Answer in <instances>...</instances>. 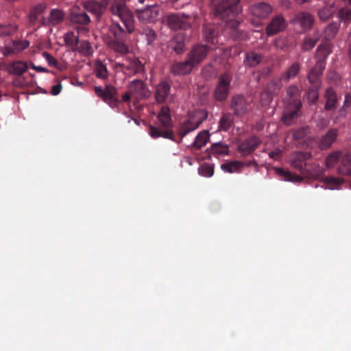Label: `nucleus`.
Returning a JSON list of instances; mask_svg holds the SVG:
<instances>
[{
    "label": "nucleus",
    "mask_w": 351,
    "mask_h": 351,
    "mask_svg": "<svg viewBox=\"0 0 351 351\" xmlns=\"http://www.w3.org/2000/svg\"><path fill=\"white\" fill-rule=\"evenodd\" d=\"M215 15L225 21L226 29H230L235 39H243V35L239 29L240 23L234 17L242 11L240 0H213Z\"/></svg>",
    "instance_id": "1"
},
{
    "label": "nucleus",
    "mask_w": 351,
    "mask_h": 351,
    "mask_svg": "<svg viewBox=\"0 0 351 351\" xmlns=\"http://www.w3.org/2000/svg\"><path fill=\"white\" fill-rule=\"evenodd\" d=\"M109 31L112 37L106 40L107 46L117 53H128L129 48L125 42L128 36L132 32H128L123 25H121L119 22H112L109 27Z\"/></svg>",
    "instance_id": "2"
},
{
    "label": "nucleus",
    "mask_w": 351,
    "mask_h": 351,
    "mask_svg": "<svg viewBox=\"0 0 351 351\" xmlns=\"http://www.w3.org/2000/svg\"><path fill=\"white\" fill-rule=\"evenodd\" d=\"M158 119L160 125L162 128L150 125L149 128V135L154 138L163 137L174 141V135L172 131V120L170 110L167 106H163L161 108Z\"/></svg>",
    "instance_id": "3"
},
{
    "label": "nucleus",
    "mask_w": 351,
    "mask_h": 351,
    "mask_svg": "<svg viewBox=\"0 0 351 351\" xmlns=\"http://www.w3.org/2000/svg\"><path fill=\"white\" fill-rule=\"evenodd\" d=\"M94 90L96 95L100 97L112 108H119L121 102H128L131 98H133V96L130 93V90L128 89V91L122 95L120 100L117 89L110 84H106L104 88L101 86H95Z\"/></svg>",
    "instance_id": "4"
},
{
    "label": "nucleus",
    "mask_w": 351,
    "mask_h": 351,
    "mask_svg": "<svg viewBox=\"0 0 351 351\" xmlns=\"http://www.w3.org/2000/svg\"><path fill=\"white\" fill-rule=\"evenodd\" d=\"M295 28H300V32L305 33L311 29L315 23L314 16L308 12L300 11L290 20Z\"/></svg>",
    "instance_id": "5"
},
{
    "label": "nucleus",
    "mask_w": 351,
    "mask_h": 351,
    "mask_svg": "<svg viewBox=\"0 0 351 351\" xmlns=\"http://www.w3.org/2000/svg\"><path fill=\"white\" fill-rule=\"evenodd\" d=\"M232 76L225 73L218 77V82L213 93V97L217 101H224L229 94Z\"/></svg>",
    "instance_id": "6"
},
{
    "label": "nucleus",
    "mask_w": 351,
    "mask_h": 351,
    "mask_svg": "<svg viewBox=\"0 0 351 351\" xmlns=\"http://www.w3.org/2000/svg\"><path fill=\"white\" fill-rule=\"evenodd\" d=\"M210 49V47L207 45L202 43L194 45L186 54V58L195 67L206 59Z\"/></svg>",
    "instance_id": "7"
},
{
    "label": "nucleus",
    "mask_w": 351,
    "mask_h": 351,
    "mask_svg": "<svg viewBox=\"0 0 351 351\" xmlns=\"http://www.w3.org/2000/svg\"><path fill=\"white\" fill-rule=\"evenodd\" d=\"M160 8L157 4L147 5L145 9L137 10L136 15L140 22L152 23L158 21L160 15Z\"/></svg>",
    "instance_id": "8"
},
{
    "label": "nucleus",
    "mask_w": 351,
    "mask_h": 351,
    "mask_svg": "<svg viewBox=\"0 0 351 351\" xmlns=\"http://www.w3.org/2000/svg\"><path fill=\"white\" fill-rule=\"evenodd\" d=\"M70 21L73 24H79L82 25L77 29L78 33H86L88 29L85 27L90 22L89 16L85 10L80 9L78 7H74L71 9L70 16Z\"/></svg>",
    "instance_id": "9"
},
{
    "label": "nucleus",
    "mask_w": 351,
    "mask_h": 351,
    "mask_svg": "<svg viewBox=\"0 0 351 351\" xmlns=\"http://www.w3.org/2000/svg\"><path fill=\"white\" fill-rule=\"evenodd\" d=\"M301 106L300 99H293L292 101H289L281 118L283 123L287 125L293 124L298 118Z\"/></svg>",
    "instance_id": "10"
},
{
    "label": "nucleus",
    "mask_w": 351,
    "mask_h": 351,
    "mask_svg": "<svg viewBox=\"0 0 351 351\" xmlns=\"http://www.w3.org/2000/svg\"><path fill=\"white\" fill-rule=\"evenodd\" d=\"M250 108V103L242 95H234L230 99V109L237 117L245 114Z\"/></svg>",
    "instance_id": "11"
},
{
    "label": "nucleus",
    "mask_w": 351,
    "mask_h": 351,
    "mask_svg": "<svg viewBox=\"0 0 351 351\" xmlns=\"http://www.w3.org/2000/svg\"><path fill=\"white\" fill-rule=\"evenodd\" d=\"M130 94L133 96V99L140 100L147 98L150 95V92L147 85L141 80H134L132 81L128 86Z\"/></svg>",
    "instance_id": "12"
},
{
    "label": "nucleus",
    "mask_w": 351,
    "mask_h": 351,
    "mask_svg": "<svg viewBox=\"0 0 351 351\" xmlns=\"http://www.w3.org/2000/svg\"><path fill=\"white\" fill-rule=\"evenodd\" d=\"M287 23L282 14L275 16L266 27V33L268 36L275 35L285 29Z\"/></svg>",
    "instance_id": "13"
},
{
    "label": "nucleus",
    "mask_w": 351,
    "mask_h": 351,
    "mask_svg": "<svg viewBox=\"0 0 351 351\" xmlns=\"http://www.w3.org/2000/svg\"><path fill=\"white\" fill-rule=\"evenodd\" d=\"M261 142L257 136H251L239 143L238 151L242 156H248L258 147Z\"/></svg>",
    "instance_id": "14"
},
{
    "label": "nucleus",
    "mask_w": 351,
    "mask_h": 351,
    "mask_svg": "<svg viewBox=\"0 0 351 351\" xmlns=\"http://www.w3.org/2000/svg\"><path fill=\"white\" fill-rule=\"evenodd\" d=\"M167 22L169 27L173 30L187 29L191 26L188 21V17L181 16L178 14L168 15Z\"/></svg>",
    "instance_id": "15"
},
{
    "label": "nucleus",
    "mask_w": 351,
    "mask_h": 351,
    "mask_svg": "<svg viewBox=\"0 0 351 351\" xmlns=\"http://www.w3.org/2000/svg\"><path fill=\"white\" fill-rule=\"evenodd\" d=\"M325 100L324 110L328 112H334L338 104V98L336 91L332 87L326 89L324 94Z\"/></svg>",
    "instance_id": "16"
},
{
    "label": "nucleus",
    "mask_w": 351,
    "mask_h": 351,
    "mask_svg": "<svg viewBox=\"0 0 351 351\" xmlns=\"http://www.w3.org/2000/svg\"><path fill=\"white\" fill-rule=\"evenodd\" d=\"M194 67L187 58L183 62H174L170 66V72L173 75H186L189 74Z\"/></svg>",
    "instance_id": "17"
},
{
    "label": "nucleus",
    "mask_w": 351,
    "mask_h": 351,
    "mask_svg": "<svg viewBox=\"0 0 351 351\" xmlns=\"http://www.w3.org/2000/svg\"><path fill=\"white\" fill-rule=\"evenodd\" d=\"M250 11L254 16L265 19L271 13L272 8L267 3L258 2L250 7Z\"/></svg>",
    "instance_id": "18"
},
{
    "label": "nucleus",
    "mask_w": 351,
    "mask_h": 351,
    "mask_svg": "<svg viewBox=\"0 0 351 351\" xmlns=\"http://www.w3.org/2000/svg\"><path fill=\"white\" fill-rule=\"evenodd\" d=\"M202 122V120L200 118L197 119L196 117H189L188 120L185 121L180 125L178 130L179 135L182 138L191 132L198 128Z\"/></svg>",
    "instance_id": "19"
},
{
    "label": "nucleus",
    "mask_w": 351,
    "mask_h": 351,
    "mask_svg": "<svg viewBox=\"0 0 351 351\" xmlns=\"http://www.w3.org/2000/svg\"><path fill=\"white\" fill-rule=\"evenodd\" d=\"M339 130L337 128L330 129L320 138L318 146L321 150H326L329 149L332 145L336 141L338 136Z\"/></svg>",
    "instance_id": "20"
},
{
    "label": "nucleus",
    "mask_w": 351,
    "mask_h": 351,
    "mask_svg": "<svg viewBox=\"0 0 351 351\" xmlns=\"http://www.w3.org/2000/svg\"><path fill=\"white\" fill-rule=\"evenodd\" d=\"M311 157L308 152H300L295 153L291 160V165L297 170L303 173L305 170L306 161Z\"/></svg>",
    "instance_id": "21"
},
{
    "label": "nucleus",
    "mask_w": 351,
    "mask_h": 351,
    "mask_svg": "<svg viewBox=\"0 0 351 351\" xmlns=\"http://www.w3.org/2000/svg\"><path fill=\"white\" fill-rule=\"evenodd\" d=\"M109 1L110 0H102L101 2L89 1L86 4L85 8L88 12L93 13L99 19L103 14Z\"/></svg>",
    "instance_id": "22"
},
{
    "label": "nucleus",
    "mask_w": 351,
    "mask_h": 351,
    "mask_svg": "<svg viewBox=\"0 0 351 351\" xmlns=\"http://www.w3.org/2000/svg\"><path fill=\"white\" fill-rule=\"evenodd\" d=\"M171 86L165 81L160 82L156 88L155 98L158 104H163L169 95Z\"/></svg>",
    "instance_id": "23"
},
{
    "label": "nucleus",
    "mask_w": 351,
    "mask_h": 351,
    "mask_svg": "<svg viewBox=\"0 0 351 351\" xmlns=\"http://www.w3.org/2000/svg\"><path fill=\"white\" fill-rule=\"evenodd\" d=\"M326 62L317 60L315 66L310 70L308 75L309 83L320 82L319 77L326 68Z\"/></svg>",
    "instance_id": "24"
},
{
    "label": "nucleus",
    "mask_w": 351,
    "mask_h": 351,
    "mask_svg": "<svg viewBox=\"0 0 351 351\" xmlns=\"http://www.w3.org/2000/svg\"><path fill=\"white\" fill-rule=\"evenodd\" d=\"M169 47L177 54L185 51V37L182 34H176L169 43Z\"/></svg>",
    "instance_id": "25"
},
{
    "label": "nucleus",
    "mask_w": 351,
    "mask_h": 351,
    "mask_svg": "<svg viewBox=\"0 0 351 351\" xmlns=\"http://www.w3.org/2000/svg\"><path fill=\"white\" fill-rule=\"evenodd\" d=\"M337 173L341 176H351V156L349 154H343L341 157Z\"/></svg>",
    "instance_id": "26"
},
{
    "label": "nucleus",
    "mask_w": 351,
    "mask_h": 351,
    "mask_svg": "<svg viewBox=\"0 0 351 351\" xmlns=\"http://www.w3.org/2000/svg\"><path fill=\"white\" fill-rule=\"evenodd\" d=\"M264 56L254 51L245 53L243 60L244 64L249 67H255L262 62Z\"/></svg>",
    "instance_id": "27"
},
{
    "label": "nucleus",
    "mask_w": 351,
    "mask_h": 351,
    "mask_svg": "<svg viewBox=\"0 0 351 351\" xmlns=\"http://www.w3.org/2000/svg\"><path fill=\"white\" fill-rule=\"evenodd\" d=\"M110 12L114 16H119L130 10L126 4V0H112L110 6Z\"/></svg>",
    "instance_id": "28"
},
{
    "label": "nucleus",
    "mask_w": 351,
    "mask_h": 351,
    "mask_svg": "<svg viewBox=\"0 0 351 351\" xmlns=\"http://www.w3.org/2000/svg\"><path fill=\"white\" fill-rule=\"evenodd\" d=\"M311 85L308 88L306 95L308 102L310 105H314L319 99V90L321 87L320 82L310 83Z\"/></svg>",
    "instance_id": "29"
},
{
    "label": "nucleus",
    "mask_w": 351,
    "mask_h": 351,
    "mask_svg": "<svg viewBox=\"0 0 351 351\" xmlns=\"http://www.w3.org/2000/svg\"><path fill=\"white\" fill-rule=\"evenodd\" d=\"M120 19L122 25L128 29L129 32H134L135 29V21L134 16L131 10L129 12L118 16Z\"/></svg>",
    "instance_id": "30"
},
{
    "label": "nucleus",
    "mask_w": 351,
    "mask_h": 351,
    "mask_svg": "<svg viewBox=\"0 0 351 351\" xmlns=\"http://www.w3.org/2000/svg\"><path fill=\"white\" fill-rule=\"evenodd\" d=\"M351 106V93L345 95L343 106L337 112L334 118V123H337L340 119L345 118L348 114V109Z\"/></svg>",
    "instance_id": "31"
},
{
    "label": "nucleus",
    "mask_w": 351,
    "mask_h": 351,
    "mask_svg": "<svg viewBox=\"0 0 351 351\" xmlns=\"http://www.w3.org/2000/svg\"><path fill=\"white\" fill-rule=\"evenodd\" d=\"M210 153L217 157L228 155L229 146L221 142L213 143L210 147Z\"/></svg>",
    "instance_id": "32"
},
{
    "label": "nucleus",
    "mask_w": 351,
    "mask_h": 351,
    "mask_svg": "<svg viewBox=\"0 0 351 351\" xmlns=\"http://www.w3.org/2000/svg\"><path fill=\"white\" fill-rule=\"evenodd\" d=\"M65 17V14L62 10L52 9L48 18V23L51 25H57L62 23Z\"/></svg>",
    "instance_id": "33"
},
{
    "label": "nucleus",
    "mask_w": 351,
    "mask_h": 351,
    "mask_svg": "<svg viewBox=\"0 0 351 351\" xmlns=\"http://www.w3.org/2000/svg\"><path fill=\"white\" fill-rule=\"evenodd\" d=\"M317 14L320 21L324 22L327 21L330 18H332L335 14L334 6L332 4L326 5L319 9L317 12Z\"/></svg>",
    "instance_id": "34"
},
{
    "label": "nucleus",
    "mask_w": 351,
    "mask_h": 351,
    "mask_svg": "<svg viewBox=\"0 0 351 351\" xmlns=\"http://www.w3.org/2000/svg\"><path fill=\"white\" fill-rule=\"evenodd\" d=\"M29 45V43L27 41H13L12 42V47H6L5 49L6 51H3L2 47L0 46V51H2L3 54L7 55L12 53H16L19 52L20 51H22L27 48Z\"/></svg>",
    "instance_id": "35"
},
{
    "label": "nucleus",
    "mask_w": 351,
    "mask_h": 351,
    "mask_svg": "<svg viewBox=\"0 0 351 351\" xmlns=\"http://www.w3.org/2000/svg\"><path fill=\"white\" fill-rule=\"evenodd\" d=\"M283 81L285 80L282 75L280 77H276L268 82L265 87L276 95L283 86Z\"/></svg>",
    "instance_id": "36"
},
{
    "label": "nucleus",
    "mask_w": 351,
    "mask_h": 351,
    "mask_svg": "<svg viewBox=\"0 0 351 351\" xmlns=\"http://www.w3.org/2000/svg\"><path fill=\"white\" fill-rule=\"evenodd\" d=\"M331 52L330 45L329 43H326L319 45L316 51L317 60L326 62L328 56Z\"/></svg>",
    "instance_id": "37"
},
{
    "label": "nucleus",
    "mask_w": 351,
    "mask_h": 351,
    "mask_svg": "<svg viewBox=\"0 0 351 351\" xmlns=\"http://www.w3.org/2000/svg\"><path fill=\"white\" fill-rule=\"evenodd\" d=\"M301 65L300 63L293 62L287 70L282 74L285 82L289 81L290 79L294 78L300 72Z\"/></svg>",
    "instance_id": "38"
},
{
    "label": "nucleus",
    "mask_w": 351,
    "mask_h": 351,
    "mask_svg": "<svg viewBox=\"0 0 351 351\" xmlns=\"http://www.w3.org/2000/svg\"><path fill=\"white\" fill-rule=\"evenodd\" d=\"M94 72L97 78L106 80L108 77V71L106 65L101 61L97 60L95 63Z\"/></svg>",
    "instance_id": "39"
},
{
    "label": "nucleus",
    "mask_w": 351,
    "mask_h": 351,
    "mask_svg": "<svg viewBox=\"0 0 351 351\" xmlns=\"http://www.w3.org/2000/svg\"><path fill=\"white\" fill-rule=\"evenodd\" d=\"M243 167H244L243 162L237 160L223 163L221 165V169L228 173L239 172Z\"/></svg>",
    "instance_id": "40"
},
{
    "label": "nucleus",
    "mask_w": 351,
    "mask_h": 351,
    "mask_svg": "<svg viewBox=\"0 0 351 351\" xmlns=\"http://www.w3.org/2000/svg\"><path fill=\"white\" fill-rule=\"evenodd\" d=\"M144 66L138 59L130 60L128 65L125 66V71H128L129 73L136 74L143 71Z\"/></svg>",
    "instance_id": "41"
},
{
    "label": "nucleus",
    "mask_w": 351,
    "mask_h": 351,
    "mask_svg": "<svg viewBox=\"0 0 351 351\" xmlns=\"http://www.w3.org/2000/svg\"><path fill=\"white\" fill-rule=\"evenodd\" d=\"M209 139V133L208 131L203 130L200 132L195 137L192 146L197 149H201L204 146Z\"/></svg>",
    "instance_id": "42"
},
{
    "label": "nucleus",
    "mask_w": 351,
    "mask_h": 351,
    "mask_svg": "<svg viewBox=\"0 0 351 351\" xmlns=\"http://www.w3.org/2000/svg\"><path fill=\"white\" fill-rule=\"evenodd\" d=\"M343 153L341 151H335L329 154L325 160L326 166L328 168H332L337 163V162L340 160L341 157L343 156Z\"/></svg>",
    "instance_id": "43"
},
{
    "label": "nucleus",
    "mask_w": 351,
    "mask_h": 351,
    "mask_svg": "<svg viewBox=\"0 0 351 351\" xmlns=\"http://www.w3.org/2000/svg\"><path fill=\"white\" fill-rule=\"evenodd\" d=\"M340 27L338 22H332L325 28L324 34L326 39L329 40L335 37Z\"/></svg>",
    "instance_id": "44"
},
{
    "label": "nucleus",
    "mask_w": 351,
    "mask_h": 351,
    "mask_svg": "<svg viewBox=\"0 0 351 351\" xmlns=\"http://www.w3.org/2000/svg\"><path fill=\"white\" fill-rule=\"evenodd\" d=\"M73 49L77 51L79 53L85 56H90L93 52L90 43L86 40H79L77 46L75 47V48Z\"/></svg>",
    "instance_id": "45"
},
{
    "label": "nucleus",
    "mask_w": 351,
    "mask_h": 351,
    "mask_svg": "<svg viewBox=\"0 0 351 351\" xmlns=\"http://www.w3.org/2000/svg\"><path fill=\"white\" fill-rule=\"evenodd\" d=\"M27 64L25 62L19 61L12 64L9 72L12 74L21 75L27 70Z\"/></svg>",
    "instance_id": "46"
},
{
    "label": "nucleus",
    "mask_w": 351,
    "mask_h": 351,
    "mask_svg": "<svg viewBox=\"0 0 351 351\" xmlns=\"http://www.w3.org/2000/svg\"><path fill=\"white\" fill-rule=\"evenodd\" d=\"M217 32L215 27L211 25H206L204 27V36L208 43L211 44L215 43Z\"/></svg>",
    "instance_id": "47"
},
{
    "label": "nucleus",
    "mask_w": 351,
    "mask_h": 351,
    "mask_svg": "<svg viewBox=\"0 0 351 351\" xmlns=\"http://www.w3.org/2000/svg\"><path fill=\"white\" fill-rule=\"evenodd\" d=\"M17 30V27L12 24L0 25V38L13 35Z\"/></svg>",
    "instance_id": "48"
},
{
    "label": "nucleus",
    "mask_w": 351,
    "mask_h": 351,
    "mask_svg": "<svg viewBox=\"0 0 351 351\" xmlns=\"http://www.w3.org/2000/svg\"><path fill=\"white\" fill-rule=\"evenodd\" d=\"M64 41L66 46L75 49L79 43L78 36H75L73 32H69L64 35Z\"/></svg>",
    "instance_id": "49"
},
{
    "label": "nucleus",
    "mask_w": 351,
    "mask_h": 351,
    "mask_svg": "<svg viewBox=\"0 0 351 351\" xmlns=\"http://www.w3.org/2000/svg\"><path fill=\"white\" fill-rule=\"evenodd\" d=\"M219 123L220 130L228 131L233 124L232 115L230 113L223 114Z\"/></svg>",
    "instance_id": "50"
},
{
    "label": "nucleus",
    "mask_w": 351,
    "mask_h": 351,
    "mask_svg": "<svg viewBox=\"0 0 351 351\" xmlns=\"http://www.w3.org/2000/svg\"><path fill=\"white\" fill-rule=\"evenodd\" d=\"M275 95L268 90L266 87L261 93L260 102L263 106H267L271 103Z\"/></svg>",
    "instance_id": "51"
},
{
    "label": "nucleus",
    "mask_w": 351,
    "mask_h": 351,
    "mask_svg": "<svg viewBox=\"0 0 351 351\" xmlns=\"http://www.w3.org/2000/svg\"><path fill=\"white\" fill-rule=\"evenodd\" d=\"M317 41V38H312L309 36L304 37L302 44V49L304 51H308L311 50L315 46Z\"/></svg>",
    "instance_id": "52"
},
{
    "label": "nucleus",
    "mask_w": 351,
    "mask_h": 351,
    "mask_svg": "<svg viewBox=\"0 0 351 351\" xmlns=\"http://www.w3.org/2000/svg\"><path fill=\"white\" fill-rule=\"evenodd\" d=\"M199 173L204 177H211L214 173L213 165L204 163L199 168Z\"/></svg>",
    "instance_id": "53"
},
{
    "label": "nucleus",
    "mask_w": 351,
    "mask_h": 351,
    "mask_svg": "<svg viewBox=\"0 0 351 351\" xmlns=\"http://www.w3.org/2000/svg\"><path fill=\"white\" fill-rule=\"evenodd\" d=\"M277 171L280 175L282 176L285 178V180L291 182H299L302 180V178L300 176L297 175H293L290 172L285 171L281 169H278Z\"/></svg>",
    "instance_id": "54"
},
{
    "label": "nucleus",
    "mask_w": 351,
    "mask_h": 351,
    "mask_svg": "<svg viewBox=\"0 0 351 351\" xmlns=\"http://www.w3.org/2000/svg\"><path fill=\"white\" fill-rule=\"evenodd\" d=\"M338 16L341 21L347 22L351 20V9L342 8L338 12Z\"/></svg>",
    "instance_id": "55"
},
{
    "label": "nucleus",
    "mask_w": 351,
    "mask_h": 351,
    "mask_svg": "<svg viewBox=\"0 0 351 351\" xmlns=\"http://www.w3.org/2000/svg\"><path fill=\"white\" fill-rule=\"evenodd\" d=\"M287 94L290 97V101H292L293 99H298L295 97L300 94L299 88L295 85H291L287 89Z\"/></svg>",
    "instance_id": "56"
},
{
    "label": "nucleus",
    "mask_w": 351,
    "mask_h": 351,
    "mask_svg": "<svg viewBox=\"0 0 351 351\" xmlns=\"http://www.w3.org/2000/svg\"><path fill=\"white\" fill-rule=\"evenodd\" d=\"M308 132V127H302L293 132V138L296 140L303 138Z\"/></svg>",
    "instance_id": "57"
},
{
    "label": "nucleus",
    "mask_w": 351,
    "mask_h": 351,
    "mask_svg": "<svg viewBox=\"0 0 351 351\" xmlns=\"http://www.w3.org/2000/svg\"><path fill=\"white\" fill-rule=\"evenodd\" d=\"M143 34L145 35L146 39L147 40V43L149 45L152 44L156 39L155 32L152 29L147 28L144 30Z\"/></svg>",
    "instance_id": "58"
},
{
    "label": "nucleus",
    "mask_w": 351,
    "mask_h": 351,
    "mask_svg": "<svg viewBox=\"0 0 351 351\" xmlns=\"http://www.w3.org/2000/svg\"><path fill=\"white\" fill-rule=\"evenodd\" d=\"M43 56L46 60L49 66L57 67L58 61L50 53L47 51H44L43 53Z\"/></svg>",
    "instance_id": "59"
},
{
    "label": "nucleus",
    "mask_w": 351,
    "mask_h": 351,
    "mask_svg": "<svg viewBox=\"0 0 351 351\" xmlns=\"http://www.w3.org/2000/svg\"><path fill=\"white\" fill-rule=\"evenodd\" d=\"M327 182L333 188L341 185L343 182V180L342 178H337L334 177H330L326 179Z\"/></svg>",
    "instance_id": "60"
},
{
    "label": "nucleus",
    "mask_w": 351,
    "mask_h": 351,
    "mask_svg": "<svg viewBox=\"0 0 351 351\" xmlns=\"http://www.w3.org/2000/svg\"><path fill=\"white\" fill-rule=\"evenodd\" d=\"M269 156L271 158L274 160H279L282 156V151L277 148L274 149V151H271L269 153Z\"/></svg>",
    "instance_id": "61"
},
{
    "label": "nucleus",
    "mask_w": 351,
    "mask_h": 351,
    "mask_svg": "<svg viewBox=\"0 0 351 351\" xmlns=\"http://www.w3.org/2000/svg\"><path fill=\"white\" fill-rule=\"evenodd\" d=\"M39 15L40 14L38 13H37V12H34V10H32V11L30 12L29 15V23L31 25H34L36 23V21H37Z\"/></svg>",
    "instance_id": "62"
},
{
    "label": "nucleus",
    "mask_w": 351,
    "mask_h": 351,
    "mask_svg": "<svg viewBox=\"0 0 351 351\" xmlns=\"http://www.w3.org/2000/svg\"><path fill=\"white\" fill-rule=\"evenodd\" d=\"M62 88V84L60 82H59L58 84L52 86L51 93L53 95H58L61 92Z\"/></svg>",
    "instance_id": "63"
},
{
    "label": "nucleus",
    "mask_w": 351,
    "mask_h": 351,
    "mask_svg": "<svg viewBox=\"0 0 351 351\" xmlns=\"http://www.w3.org/2000/svg\"><path fill=\"white\" fill-rule=\"evenodd\" d=\"M47 8V5L45 3L39 4L35 6L32 10H34V12L38 13L39 14H41Z\"/></svg>",
    "instance_id": "64"
}]
</instances>
